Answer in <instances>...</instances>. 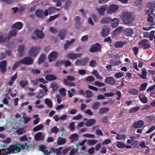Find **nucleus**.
<instances>
[{"label": "nucleus", "instance_id": "nucleus-58", "mask_svg": "<svg viewBox=\"0 0 155 155\" xmlns=\"http://www.w3.org/2000/svg\"><path fill=\"white\" fill-rule=\"evenodd\" d=\"M147 15H148V17L147 19V21L150 22H153V17L152 16L150 15V13H147Z\"/></svg>", "mask_w": 155, "mask_h": 155}, {"label": "nucleus", "instance_id": "nucleus-19", "mask_svg": "<svg viewBox=\"0 0 155 155\" xmlns=\"http://www.w3.org/2000/svg\"><path fill=\"white\" fill-rule=\"evenodd\" d=\"M25 48L24 44H22L19 45L18 47V52L19 57H22L23 56L22 52H23Z\"/></svg>", "mask_w": 155, "mask_h": 155}, {"label": "nucleus", "instance_id": "nucleus-53", "mask_svg": "<svg viewBox=\"0 0 155 155\" xmlns=\"http://www.w3.org/2000/svg\"><path fill=\"white\" fill-rule=\"evenodd\" d=\"M59 129L58 128L57 126H55L52 127L51 130V131L53 133L55 134H57L58 132Z\"/></svg>", "mask_w": 155, "mask_h": 155}, {"label": "nucleus", "instance_id": "nucleus-64", "mask_svg": "<svg viewBox=\"0 0 155 155\" xmlns=\"http://www.w3.org/2000/svg\"><path fill=\"white\" fill-rule=\"evenodd\" d=\"M77 151V149L73 148L71 150L69 155H75Z\"/></svg>", "mask_w": 155, "mask_h": 155}, {"label": "nucleus", "instance_id": "nucleus-41", "mask_svg": "<svg viewBox=\"0 0 155 155\" xmlns=\"http://www.w3.org/2000/svg\"><path fill=\"white\" fill-rule=\"evenodd\" d=\"M131 145L133 146L134 148H138L139 147V143L138 141L132 140Z\"/></svg>", "mask_w": 155, "mask_h": 155}, {"label": "nucleus", "instance_id": "nucleus-61", "mask_svg": "<svg viewBox=\"0 0 155 155\" xmlns=\"http://www.w3.org/2000/svg\"><path fill=\"white\" fill-rule=\"evenodd\" d=\"M101 120L103 123L106 124L108 122V117L107 116L104 117Z\"/></svg>", "mask_w": 155, "mask_h": 155}, {"label": "nucleus", "instance_id": "nucleus-8", "mask_svg": "<svg viewBox=\"0 0 155 155\" xmlns=\"http://www.w3.org/2000/svg\"><path fill=\"white\" fill-rule=\"evenodd\" d=\"M58 55V53L56 51L51 52L48 56V59L49 62H51L56 59Z\"/></svg>", "mask_w": 155, "mask_h": 155}, {"label": "nucleus", "instance_id": "nucleus-16", "mask_svg": "<svg viewBox=\"0 0 155 155\" xmlns=\"http://www.w3.org/2000/svg\"><path fill=\"white\" fill-rule=\"evenodd\" d=\"M9 40V38L7 36V35L2 34L0 35V43L8 42Z\"/></svg>", "mask_w": 155, "mask_h": 155}, {"label": "nucleus", "instance_id": "nucleus-60", "mask_svg": "<svg viewBox=\"0 0 155 155\" xmlns=\"http://www.w3.org/2000/svg\"><path fill=\"white\" fill-rule=\"evenodd\" d=\"M31 72L33 74H38L40 73L41 71L40 70L32 69L31 70Z\"/></svg>", "mask_w": 155, "mask_h": 155}, {"label": "nucleus", "instance_id": "nucleus-57", "mask_svg": "<svg viewBox=\"0 0 155 155\" xmlns=\"http://www.w3.org/2000/svg\"><path fill=\"white\" fill-rule=\"evenodd\" d=\"M68 127L71 131H73L75 129L74 123L72 122L70 123Z\"/></svg>", "mask_w": 155, "mask_h": 155}, {"label": "nucleus", "instance_id": "nucleus-9", "mask_svg": "<svg viewBox=\"0 0 155 155\" xmlns=\"http://www.w3.org/2000/svg\"><path fill=\"white\" fill-rule=\"evenodd\" d=\"M7 61H2L0 63V69L2 73H4L6 70Z\"/></svg>", "mask_w": 155, "mask_h": 155}, {"label": "nucleus", "instance_id": "nucleus-18", "mask_svg": "<svg viewBox=\"0 0 155 155\" xmlns=\"http://www.w3.org/2000/svg\"><path fill=\"white\" fill-rule=\"evenodd\" d=\"M35 139L36 141L43 140L44 139V135L41 132H38L36 134L35 136Z\"/></svg>", "mask_w": 155, "mask_h": 155}, {"label": "nucleus", "instance_id": "nucleus-30", "mask_svg": "<svg viewBox=\"0 0 155 155\" xmlns=\"http://www.w3.org/2000/svg\"><path fill=\"white\" fill-rule=\"evenodd\" d=\"M46 56L45 54H42L38 59V64H41L44 63L45 60Z\"/></svg>", "mask_w": 155, "mask_h": 155}, {"label": "nucleus", "instance_id": "nucleus-28", "mask_svg": "<svg viewBox=\"0 0 155 155\" xmlns=\"http://www.w3.org/2000/svg\"><path fill=\"white\" fill-rule=\"evenodd\" d=\"M12 26L15 29H16L17 30H19L22 28L23 24L21 22H17L13 25Z\"/></svg>", "mask_w": 155, "mask_h": 155}, {"label": "nucleus", "instance_id": "nucleus-32", "mask_svg": "<svg viewBox=\"0 0 155 155\" xmlns=\"http://www.w3.org/2000/svg\"><path fill=\"white\" fill-rule=\"evenodd\" d=\"M74 41L75 39H72L70 41H69L68 40H67L66 44L64 45V49L66 50L69 47V45Z\"/></svg>", "mask_w": 155, "mask_h": 155}, {"label": "nucleus", "instance_id": "nucleus-35", "mask_svg": "<svg viewBox=\"0 0 155 155\" xmlns=\"http://www.w3.org/2000/svg\"><path fill=\"white\" fill-rule=\"evenodd\" d=\"M140 108V107L139 106L132 107L129 110V112L130 113H134L139 111Z\"/></svg>", "mask_w": 155, "mask_h": 155}, {"label": "nucleus", "instance_id": "nucleus-3", "mask_svg": "<svg viewBox=\"0 0 155 155\" xmlns=\"http://www.w3.org/2000/svg\"><path fill=\"white\" fill-rule=\"evenodd\" d=\"M44 36L42 31H40L38 29H35L34 33L31 35V37L32 39L37 40L39 38L42 39Z\"/></svg>", "mask_w": 155, "mask_h": 155}, {"label": "nucleus", "instance_id": "nucleus-2", "mask_svg": "<svg viewBox=\"0 0 155 155\" xmlns=\"http://www.w3.org/2000/svg\"><path fill=\"white\" fill-rule=\"evenodd\" d=\"M8 151L6 152L2 153L0 155H7L8 154L13 153H18L21 151V148L19 147H17L16 145H11L9 146V147L7 148Z\"/></svg>", "mask_w": 155, "mask_h": 155}, {"label": "nucleus", "instance_id": "nucleus-49", "mask_svg": "<svg viewBox=\"0 0 155 155\" xmlns=\"http://www.w3.org/2000/svg\"><path fill=\"white\" fill-rule=\"evenodd\" d=\"M122 29V27L119 26L113 31V33L115 35L117 34L120 32Z\"/></svg>", "mask_w": 155, "mask_h": 155}, {"label": "nucleus", "instance_id": "nucleus-46", "mask_svg": "<svg viewBox=\"0 0 155 155\" xmlns=\"http://www.w3.org/2000/svg\"><path fill=\"white\" fill-rule=\"evenodd\" d=\"M85 93L86 94V97L87 98H91L93 95V93L90 90L86 91Z\"/></svg>", "mask_w": 155, "mask_h": 155}, {"label": "nucleus", "instance_id": "nucleus-31", "mask_svg": "<svg viewBox=\"0 0 155 155\" xmlns=\"http://www.w3.org/2000/svg\"><path fill=\"white\" fill-rule=\"evenodd\" d=\"M128 92L132 95H137L139 93V91L134 88H131L128 91Z\"/></svg>", "mask_w": 155, "mask_h": 155}, {"label": "nucleus", "instance_id": "nucleus-11", "mask_svg": "<svg viewBox=\"0 0 155 155\" xmlns=\"http://www.w3.org/2000/svg\"><path fill=\"white\" fill-rule=\"evenodd\" d=\"M118 8V5H112L109 6L107 12L109 13H111L116 12Z\"/></svg>", "mask_w": 155, "mask_h": 155}, {"label": "nucleus", "instance_id": "nucleus-48", "mask_svg": "<svg viewBox=\"0 0 155 155\" xmlns=\"http://www.w3.org/2000/svg\"><path fill=\"white\" fill-rule=\"evenodd\" d=\"M150 4V7H147L149 8L147 11V13H150V15L154 14V13H153V12H154L155 9L152 7L151 4Z\"/></svg>", "mask_w": 155, "mask_h": 155}, {"label": "nucleus", "instance_id": "nucleus-1", "mask_svg": "<svg viewBox=\"0 0 155 155\" xmlns=\"http://www.w3.org/2000/svg\"><path fill=\"white\" fill-rule=\"evenodd\" d=\"M132 14L131 12H125L122 16L121 19L123 22L125 24H131L134 19L132 17Z\"/></svg>", "mask_w": 155, "mask_h": 155}, {"label": "nucleus", "instance_id": "nucleus-33", "mask_svg": "<svg viewBox=\"0 0 155 155\" xmlns=\"http://www.w3.org/2000/svg\"><path fill=\"white\" fill-rule=\"evenodd\" d=\"M78 137V135L76 134H74L71 135L69 137L71 142H73L74 141L77 140Z\"/></svg>", "mask_w": 155, "mask_h": 155}, {"label": "nucleus", "instance_id": "nucleus-42", "mask_svg": "<svg viewBox=\"0 0 155 155\" xmlns=\"http://www.w3.org/2000/svg\"><path fill=\"white\" fill-rule=\"evenodd\" d=\"M45 102L46 104L49 107L51 108L52 107V102L49 99L46 98L45 99Z\"/></svg>", "mask_w": 155, "mask_h": 155}, {"label": "nucleus", "instance_id": "nucleus-24", "mask_svg": "<svg viewBox=\"0 0 155 155\" xmlns=\"http://www.w3.org/2000/svg\"><path fill=\"white\" fill-rule=\"evenodd\" d=\"M111 21V19L109 17H103L101 20V23L103 24H108Z\"/></svg>", "mask_w": 155, "mask_h": 155}, {"label": "nucleus", "instance_id": "nucleus-13", "mask_svg": "<svg viewBox=\"0 0 155 155\" xmlns=\"http://www.w3.org/2000/svg\"><path fill=\"white\" fill-rule=\"evenodd\" d=\"M105 82L111 85H114L116 84V80L111 77H107L105 80Z\"/></svg>", "mask_w": 155, "mask_h": 155}, {"label": "nucleus", "instance_id": "nucleus-5", "mask_svg": "<svg viewBox=\"0 0 155 155\" xmlns=\"http://www.w3.org/2000/svg\"><path fill=\"white\" fill-rule=\"evenodd\" d=\"M40 50L39 47H31L30 48L28 52L29 55L33 57H36Z\"/></svg>", "mask_w": 155, "mask_h": 155}, {"label": "nucleus", "instance_id": "nucleus-23", "mask_svg": "<svg viewBox=\"0 0 155 155\" xmlns=\"http://www.w3.org/2000/svg\"><path fill=\"white\" fill-rule=\"evenodd\" d=\"M125 34L127 36H131L133 34V30L130 28H128L125 29Z\"/></svg>", "mask_w": 155, "mask_h": 155}, {"label": "nucleus", "instance_id": "nucleus-26", "mask_svg": "<svg viewBox=\"0 0 155 155\" xmlns=\"http://www.w3.org/2000/svg\"><path fill=\"white\" fill-rule=\"evenodd\" d=\"M57 78L56 76L52 74L47 75L45 77V79L48 81H53L56 79Z\"/></svg>", "mask_w": 155, "mask_h": 155}, {"label": "nucleus", "instance_id": "nucleus-45", "mask_svg": "<svg viewBox=\"0 0 155 155\" xmlns=\"http://www.w3.org/2000/svg\"><path fill=\"white\" fill-rule=\"evenodd\" d=\"M116 137V138L118 140H125L126 138V136L124 134H121L119 135L118 134Z\"/></svg>", "mask_w": 155, "mask_h": 155}, {"label": "nucleus", "instance_id": "nucleus-47", "mask_svg": "<svg viewBox=\"0 0 155 155\" xmlns=\"http://www.w3.org/2000/svg\"><path fill=\"white\" fill-rule=\"evenodd\" d=\"M28 84V81L27 80L21 81L20 82V85L22 88L25 87Z\"/></svg>", "mask_w": 155, "mask_h": 155}, {"label": "nucleus", "instance_id": "nucleus-10", "mask_svg": "<svg viewBox=\"0 0 155 155\" xmlns=\"http://www.w3.org/2000/svg\"><path fill=\"white\" fill-rule=\"evenodd\" d=\"M107 9V6L104 5L100 8H97L96 10L98 12L99 15H104L105 14V12Z\"/></svg>", "mask_w": 155, "mask_h": 155}, {"label": "nucleus", "instance_id": "nucleus-4", "mask_svg": "<svg viewBox=\"0 0 155 155\" xmlns=\"http://www.w3.org/2000/svg\"><path fill=\"white\" fill-rule=\"evenodd\" d=\"M101 46L99 43H97L93 44L90 47V51L92 53H96L100 51L101 50Z\"/></svg>", "mask_w": 155, "mask_h": 155}, {"label": "nucleus", "instance_id": "nucleus-34", "mask_svg": "<svg viewBox=\"0 0 155 155\" xmlns=\"http://www.w3.org/2000/svg\"><path fill=\"white\" fill-rule=\"evenodd\" d=\"M66 141V140L65 138L59 137L58 139V144L59 145L63 144Z\"/></svg>", "mask_w": 155, "mask_h": 155}, {"label": "nucleus", "instance_id": "nucleus-15", "mask_svg": "<svg viewBox=\"0 0 155 155\" xmlns=\"http://www.w3.org/2000/svg\"><path fill=\"white\" fill-rule=\"evenodd\" d=\"M81 55V54L80 53H69L67 55V57L69 59L74 60L80 58Z\"/></svg>", "mask_w": 155, "mask_h": 155}, {"label": "nucleus", "instance_id": "nucleus-14", "mask_svg": "<svg viewBox=\"0 0 155 155\" xmlns=\"http://www.w3.org/2000/svg\"><path fill=\"white\" fill-rule=\"evenodd\" d=\"M39 148V150L43 152L45 155H48L51 153V150L48 151L46 149V147L45 145H41L40 146Z\"/></svg>", "mask_w": 155, "mask_h": 155}, {"label": "nucleus", "instance_id": "nucleus-38", "mask_svg": "<svg viewBox=\"0 0 155 155\" xmlns=\"http://www.w3.org/2000/svg\"><path fill=\"white\" fill-rule=\"evenodd\" d=\"M100 105V103L99 102L97 101L93 104L91 106V108L94 110H97L98 108Z\"/></svg>", "mask_w": 155, "mask_h": 155}, {"label": "nucleus", "instance_id": "nucleus-22", "mask_svg": "<svg viewBox=\"0 0 155 155\" xmlns=\"http://www.w3.org/2000/svg\"><path fill=\"white\" fill-rule=\"evenodd\" d=\"M96 122L95 119H89L85 122V125L87 127H90L93 125Z\"/></svg>", "mask_w": 155, "mask_h": 155}, {"label": "nucleus", "instance_id": "nucleus-6", "mask_svg": "<svg viewBox=\"0 0 155 155\" xmlns=\"http://www.w3.org/2000/svg\"><path fill=\"white\" fill-rule=\"evenodd\" d=\"M138 45L140 46L141 48H143V50L148 49L150 47L148 41L146 39H144L139 41Z\"/></svg>", "mask_w": 155, "mask_h": 155}, {"label": "nucleus", "instance_id": "nucleus-62", "mask_svg": "<svg viewBox=\"0 0 155 155\" xmlns=\"http://www.w3.org/2000/svg\"><path fill=\"white\" fill-rule=\"evenodd\" d=\"M141 101L143 104L147 103L148 101V100L146 97H142L141 98H140Z\"/></svg>", "mask_w": 155, "mask_h": 155}, {"label": "nucleus", "instance_id": "nucleus-36", "mask_svg": "<svg viewBox=\"0 0 155 155\" xmlns=\"http://www.w3.org/2000/svg\"><path fill=\"white\" fill-rule=\"evenodd\" d=\"M36 15L38 17L41 18L44 17L43 12L41 9H38L35 12Z\"/></svg>", "mask_w": 155, "mask_h": 155}, {"label": "nucleus", "instance_id": "nucleus-21", "mask_svg": "<svg viewBox=\"0 0 155 155\" xmlns=\"http://www.w3.org/2000/svg\"><path fill=\"white\" fill-rule=\"evenodd\" d=\"M66 33V31L65 29L61 30L59 33L58 36L61 40H63L65 37Z\"/></svg>", "mask_w": 155, "mask_h": 155}, {"label": "nucleus", "instance_id": "nucleus-54", "mask_svg": "<svg viewBox=\"0 0 155 155\" xmlns=\"http://www.w3.org/2000/svg\"><path fill=\"white\" fill-rule=\"evenodd\" d=\"M59 92L61 95L62 96H66L65 90L64 88H61L59 90Z\"/></svg>", "mask_w": 155, "mask_h": 155}, {"label": "nucleus", "instance_id": "nucleus-27", "mask_svg": "<svg viewBox=\"0 0 155 155\" xmlns=\"http://www.w3.org/2000/svg\"><path fill=\"white\" fill-rule=\"evenodd\" d=\"M147 73L146 69L143 68V70L142 71V74H138V75L140 78L143 79H145L147 78Z\"/></svg>", "mask_w": 155, "mask_h": 155}, {"label": "nucleus", "instance_id": "nucleus-55", "mask_svg": "<svg viewBox=\"0 0 155 155\" xmlns=\"http://www.w3.org/2000/svg\"><path fill=\"white\" fill-rule=\"evenodd\" d=\"M94 84L95 86L98 87L104 86L105 85V84L98 81H95L94 82Z\"/></svg>", "mask_w": 155, "mask_h": 155}, {"label": "nucleus", "instance_id": "nucleus-63", "mask_svg": "<svg viewBox=\"0 0 155 155\" xmlns=\"http://www.w3.org/2000/svg\"><path fill=\"white\" fill-rule=\"evenodd\" d=\"M49 31L53 34H56L58 32L57 29L56 28L52 27H51L50 28Z\"/></svg>", "mask_w": 155, "mask_h": 155}, {"label": "nucleus", "instance_id": "nucleus-20", "mask_svg": "<svg viewBox=\"0 0 155 155\" xmlns=\"http://www.w3.org/2000/svg\"><path fill=\"white\" fill-rule=\"evenodd\" d=\"M111 21L112 23L111 27L113 28H115L118 25L120 21L118 18H114L113 20L111 19Z\"/></svg>", "mask_w": 155, "mask_h": 155}, {"label": "nucleus", "instance_id": "nucleus-50", "mask_svg": "<svg viewBox=\"0 0 155 155\" xmlns=\"http://www.w3.org/2000/svg\"><path fill=\"white\" fill-rule=\"evenodd\" d=\"M97 142V140H89L87 141V144L89 145H93Z\"/></svg>", "mask_w": 155, "mask_h": 155}, {"label": "nucleus", "instance_id": "nucleus-59", "mask_svg": "<svg viewBox=\"0 0 155 155\" xmlns=\"http://www.w3.org/2000/svg\"><path fill=\"white\" fill-rule=\"evenodd\" d=\"M48 11L49 14L55 12V7H50L48 8Z\"/></svg>", "mask_w": 155, "mask_h": 155}, {"label": "nucleus", "instance_id": "nucleus-25", "mask_svg": "<svg viewBox=\"0 0 155 155\" xmlns=\"http://www.w3.org/2000/svg\"><path fill=\"white\" fill-rule=\"evenodd\" d=\"M109 110L110 109L108 107H101L99 109L98 114H102L107 113Z\"/></svg>", "mask_w": 155, "mask_h": 155}, {"label": "nucleus", "instance_id": "nucleus-37", "mask_svg": "<svg viewBox=\"0 0 155 155\" xmlns=\"http://www.w3.org/2000/svg\"><path fill=\"white\" fill-rule=\"evenodd\" d=\"M17 33V31L16 30H13L10 31L8 35H7V36L8 38H9V40L10 38L13 37L15 36L16 35Z\"/></svg>", "mask_w": 155, "mask_h": 155}, {"label": "nucleus", "instance_id": "nucleus-40", "mask_svg": "<svg viewBox=\"0 0 155 155\" xmlns=\"http://www.w3.org/2000/svg\"><path fill=\"white\" fill-rule=\"evenodd\" d=\"M60 15V14H58L53 16H50L49 18L47 20L48 22H49L51 21L55 20Z\"/></svg>", "mask_w": 155, "mask_h": 155}, {"label": "nucleus", "instance_id": "nucleus-44", "mask_svg": "<svg viewBox=\"0 0 155 155\" xmlns=\"http://www.w3.org/2000/svg\"><path fill=\"white\" fill-rule=\"evenodd\" d=\"M75 20L76 21L75 27L77 28H78L80 26V18L78 16H77L75 17Z\"/></svg>", "mask_w": 155, "mask_h": 155}, {"label": "nucleus", "instance_id": "nucleus-17", "mask_svg": "<svg viewBox=\"0 0 155 155\" xmlns=\"http://www.w3.org/2000/svg\"><path fill=\"white\" fill-rule=\"evenodd\" d=\"M110 29L107 27H104L102 30L101 34V35L104 37H106L110 32Z\"/></svg>", "mask_w": 155, "mask_h": 155}, {"label": "nucleus", "instance_id": "nucleus-29", "mask_svg": "<svg viewBox=\"0 0 155 155\" xmlns=\"http://www.w3.org/2000/svg\"><path fill=\"white\" fill-rule=\"evenodd\" d=\"M125 45L124 42L121 41H117L115 42L114 44V47L116 48H121Z\"/></svg>", "mask_w": 155, "mask_h": 155}, {"label": "nucleus", "instance_id": "nucleus-39", "mask_svg": "<svg viewBox=\"0 0 155 155\" xmlns=\"http://www.w3.org/2000/svg\"><path fill=\"white\" fill-rule=\"evenodd\" d=\"M43 127V125L42 124H40L35 127L33 128V130L34 132H36L41 130Z\"/></svg>", "mask_w": 155, "mask_h": 155}, {"label": "nucleus", "instance_id": "nucleus-12", "mask_svg": "<svg viewBox=\"0 0 155 155\" xmlns=\"http://www.w3.org/2000/svg\"><path fill=\"white\" fill-rule=\"evenodd\" d=\"M144 124V121L143 120H139L133 124L132 126L135 129L141 128Z\"/></svg>", "mask_w": 155, "mask_h": 155}, {"label": "nucleus", "instance_id": "nucleus-43", "mask_svg": "<svg viewBox=\"0 0 155 155\" xmlns=\"http://www.w3.org/2000/svg\"><path fill=\"white\" fill-rule=\"evenodd\" d=\"M50 87L52 88L53 90L54 91H56L58 89V85L56 83L53 82L52 84H51Z\"/></svg>", "mask_w": 155, "mask_h": 155}, {"label": "nucleus", "instance_id": "nucleus-51", "mask_svg": "<svg viewBox=\"0 0 155 155\" xmlns=\"http://www.w3.org/2000/svg\"><path fill=\"white\" fill-rule=\"evenodd\" d=\"M85 80L86 81L91 82L94 81V78L92 76H91L86 77L85 78Z\"/></svg>", "mask_w": 155, "mask_h": 155}, {"label": "nucleus", "instance_id": "nucleus-56", "mask_svg": "<svg viewBox=\"0 0 155 155\" xmlns=\"http://www.w3.org/2000/svg\"><path fill=\"white\" fill-rule=\"evenodd\" d=\"M88 61V58L86 57L83 59L81 60L82 64L81 66H84L87 63Z\"/></svg>", "mask_w": 155, "mask_h": 155}, {"label": "nucleus", "instance_id": "nucleus-52", "mask_svg": "<svg viewBox=\"0 0 155 155\" xmlns=\"http://www.w3.org/2000/svg\"><path fill=\"white\" fill-rule=\"evenodd\" d=\"M117 146L119 148H123L125 147L124 143L120 141H118L117 144Z\"/></svg>", "mask_w": 155, "mask_h": 155}, {"label": "nucleus", "instance_id": "nucleus-7", "mask_svg": "<svg viewBox=\"0 0 155 155\" xmlns=\"http://www.w3.org/2000/svg\"><path fill=\"white\" fill-rule=\"evenodd\" d=\"M21 64L26 65L32 64L33 63L32 58L29 57H26L20 60Z\"/></svg>", "mask_w": 155, "mask_h": 155}]
</instances>
